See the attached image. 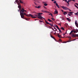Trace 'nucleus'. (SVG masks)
<instances>
[{
  "mask_svg": "<svg viewBox=\"0 0 78 78\" xmlns=\"http://www.w3.org/2000/svg\"><path fill=\"white\" fill-rule=\"evenodd\" d=\"M24 15H26V16H27L28 17H31L32 18H36V17H33V15H31V14H29L28 15H27L26 14V13H21L20 14V16H21V18L22 19H25L26 20H27L28 21H29V20L30 19H27L26 18H24Z\"/></svg>",
  "mask_w": 78,
  "mask_h": 78,
  "instance_id": "1",
  "label": "nucleus"
},
{
  "mask_svg": "<svg viewBox=\"0 0 78 78\" xmlns=\"http://www.w3.org/2000/svg\"><path fill=\"white\" fill-rule=\"evenodd\" d=\"M38 15H36L34 14L33 15H31L32 16H33V17H35L36 18H37V17H38V19H40L41 20L42 19V18H43L44 19H45L44 18H43V17H42L40 15L41 14H42V13H37Z\"/></svg>",
  "mask_w": 78,
  "mask_h": 78,
  "instance_id": "2",
  "label": "nucleus"
},
{
  "mask_svg": "<svg viewBox=\"0 0 78 78\" xmlns=\"http://www.w3.org/2000/svg\"><path fill=\"white\" fill-rule=\"evenodd\" d=\"M75 30H72L71 31V32L69 34H71L73 32H74V33H78V29H75Z\"/></svg>",
  "mask_w": 78,
  "mask_h": 78,
  "instance_id": "3",
  "label": "nucleus"
},
{
  "mask_svg": "<svg viewBox=\"0 0 78 78\" xmlns=\"http://www.w3.org/2000/svg\"><path fill=\"white\" fill-rule=\"evenodd\" d=\"M18 8H19L20 9H21V6H22V5H21V4H20V3L18 2Z\"/></svg>",
  "mask_w": 78,
  "mask_h": 78,
  "instance_id": "4",
  "label": "nucleus"
},
{
  "mask_svg": "<svg viewBox=\"0 0 78 78\" xmlns=\"http://www.w3.org/2000/svg\"><path fill=\"white\" fill-rule=\"evenodd\" d=\"M25 10L23 8H22V9H21L20 11V14H22V13H25V12H24Z\"/></svg>",
  "mask_w": 78,
  "mask_h": 78,
  "instance_id": "5",
  "label": "nucleus"
},
{
  "mask_svg": "<svg viewBox=\"0 0 78 78\" xmlns=\"http://www.w3.org/2000/svg\"><path fill=\"white\" fill-rule=\"evenodd\" d=\"M72 37H78V34H72Z\"/></svg>",
  "mask_w": 78,
  "mask_h": 78,
  "instance_id": "6",
  "label": "nucleus"
},
{
  "mask_svg": "<svg viewBox=\"0 0 78 78\" xmlns=\"http://www.w3.org/2000/svg\"><path fill=\"white\" fill-rule=\"evenodd\" d=\"M62 8L63 9H65V10H67V9H69V8L66 7H64V6H62Z\"/></svg>",
  "mask_w": 78,
  "mask_h": 78,
  "instance_id": "7",
  "label": "nucleus"
},
{
  "mask_svg": "<svg viewBox=\"0 0 78 78\" xmlns=\"http://www.w3.org/2000/svg\"><path fill=\"white\" fill-rule=\"evenodd\" d=\"M50 36L51 37V38H52L55 41H56V39H55V38L53 36V35H52L51 34H50Z\"/></svg>",
  "mask_w": 78,
  "mask_h": 78,
  "instance_id": "8",
  "label": "nucleus"
},
{
  "mask_svg": "<svg viewBox=\"0 0 78 78\" xmlns=\"http://www.w3.org/2000/svg\"><path fill=\"white\" fill-rule=\"evenodd\" d=\"M75 25H76V27H78V23H77V21H75Z\"/></svg>",
  "mask_w": 78,
  "mask_h": 78,
  "instance_id": "9",
  "label": "nucleus"
},
{
  "mask_svg": "<svg viewBox=\"0 0 78 78\" xmlns=\"http://www.w3.org/2000/svg\"><path fill=\"white\" fill-rule=\"evenodd\" d=\"M71 1H72V0H68V2H67V3L68 4V6H69V5H70L69 2H71Z\"/></svg>",
  "mask_w": 78,
  "mask_h": 78,
  "instance_id": "10",
  "label": "nucleus"
},
{
  "mask_svg": "<svg viewBox=\"0 0 78 78\" xmlns=\"http://www.w3.org/2000/svg\"><path fill=\"white\" fill-rule=\"evenodd\" d=\"M55 14H58V10L57 9H55Z\"/></svg>",
  "mask_w": 78,
  "mask_h": 78,
  "instance_id": "11",
  "label": "nucleus"
},
{
  "mask_svg": "<svg viewBox=\"0 0 78 78\" xmlns=\"http://www.w3.org/2000/svg\"><path fill=\"white\" fill-rule=\"evenodd\" d=\"M42 12H46V13H47L48 12H48L46 11H45V10H42Z\"/></svg>",
  "mask_w": 78,
  "mask_h": 78,
  "instance_id": "12",
  "label": "nucleus"
},
{
  "mask_svg": "<svg viewBox=\"0 0 78 78\" xmlns=\"http://www.w3.org/2000/svg\"><path fill=\"white\" fill-rule=\"evenodd\" d=\"M41 7V6L40 5L38 6V7L37 6H35V8H38V9L40 8Z\"/></svg>",
  "mask_w": 78,
  "mask_h": 78,
  "instance_id": "13",
  "label": "nucleus"
},
{
  "mask_svg": "<svg viewBox=\"0 0 78 78\" xmlns=\"http://www.w3.org/2000/svg\"><path fill=\"white\" fill-rule=\"evenodd\" d=\"M49 27V28H52V30H53V31H55V32H56V30H55L54 29H53V27Z\"/></svg>",
  "mask_w": 78,
  "mask_h": 78,
  "instance_id": "14",
  "label": "nucleus"
},
{
  "mask_svg": "<svg viewBox=\"0 0 78 78\" xmlns=\"http://www.w3.org/2000/svg\"><path fill=\"white\" fill-rule=\"evenodd\" d=\"M57 34L58 35V37H59V38H61V35H60L59 34Z\"/></svg>",
  "mask_w": 78,
  "mask_h": 78,
  "instance_id": "15",
  "label": "nucleus"
},
{
  "mask_svg": "<svg viewBox=\"0 0 78 78\" xmlns=\"http://www.w3.org/2000/svg\"><path fill=\"white\" fill-rule=\"evenodd\" d=\"M56 6H57V7H58V8H59V5H58V3H56Z\"/></svg>",
  "mask_w": 78,
  "mask_h": 78,
  "instance_id": "16",
  "label": "nucleus"
},
{
  "mask_svg": "<svg viewBox=\"0 0 78 78\" xmlns=\"http://www.w3.org/2000/svg\"><path fill=\"white\" fill-rule=\"evenodd\" d=\"M66 19L69 21V22H70V20L69 18H66Z\"/></svg>",
  "mask_w": 78,
  "mask_h": 78,
  "instance_id": "17",
  "label": "nucleus"
},
{
  "mask_svg": "<svg viewBox=\"0 0 78 78\" xmlns=\"http://www.w3.org/2000/svg\"><path fill=\"white\" fill-rule=\"evenodd\" d=\"M51 19H52V20H53V21H55V19H54V18L52 17L51 18Z\"/></svg>",
  "mask_w": 78,
  "mask_h": 78,
  "instance_id": "18",
  "label": "nucleus"
},
{
  "mask_svg": "<svg viewBox=\"0 0 78 78\" xmlns=\"http://www.w3.org/2000/svg\"><path fill=\"white\" fill-rule=\"evenodd\" d=\"M49 25L51 26V27H53V24L49 23Z\"/></svg>",
  "mask_w": 78,
  "mask_h": 78,
  "instance_id": "19",
  "label": "nucleus"
},
{
  "mask_svg": "<svg viewBox=\"0 0 78 78\" xmlns=\"http://www.w3.org/2000/svg\"><path fill=\"white\" fill-rule=\"evenodd\" d=\"M66 14H67V13L66 12H64V13H63V14H64V15H66Z\"/></svg>",
  "mask_w": 78,
  "mask_h": 78,
  "instance_id": "20",
  "label": "nucleus"
},
{
  "mask_svg": "<svg viewBox=\"0 0 78 78\" xmlns=\"http://www.w3.org/2000/svg\"><path fill=\"white\" fill-rule=\"evenodd\" d=\"M44 5L45 6H47L48 5L47 3H45L44 4Z\"/></svg>",
  "mask_w": 78,
  "mask_h": 78,
  "instance_id": "21",
  "label": "nucleus"
},
{
  "mask_svg": "<svg viewBox=\"0 0 78 78\" xmlns=\"http://www.w3.org/2000/svg\"><path fill=\"white\" fill-rule=\"evenodd\" d=\"M74 14L75 15H76V16H78V12H77V13H75Z\"/></svg>",
  "mask_w": 78,
  "mask_h": 78,
  "instance_id": "22",
  "label": "nucleus"
},
{
  "mask_svg": "<svg viewBox=\"0 0 78 78\" xmlns=\"http://www.w3.org/2000/svg\"><path fill=\"white\" fill-rule=\"evenodd\" d=\"M45 22L47 24H49V23L47 22V21H46V20H45Z\"/></svg>",
  "mask_w": 78,
  "mask_h": 78,
  "instance_id": "23",
  "label": "nucleus"
},
{
  "mask_svg": "<svg viewBox=\"0 0 78 78\" xmlns=\"http://www.w3.org/2000/svg\"><path fill=\"white\" fill-rule=\"evenodd\" d=\"M61 28L62 30H65L64 28V27H61Z\"/></svg>",
  "mask_w": 78,
  "mask_h": 78,
  "instance_id": "24",
  "label": "nucleus"
},
{
  "mask_svg": "<svg viewBox=\"0 0 78 78\" xmlns=\"http://www.w3.org/2000/svg\"><path fill=\"white\" fill-rule=\"evenodd\" d=\"M56 28H57V29H59V27H58V26L56 25Z\"/></svg>",
  "mask_w": 78,
  "mask_h": 78,
  "instance_id": "25",
  "label": "nucleus"
},
{
  "mask_svg": "<svg viewBox=\"0 0 78 78\" xmlns=\"http://www.w3.org/2000/svg\"><path fill=\"white\" fill-rule=\"evenodd\" d=\"M49 15H51V17H53V15L51 13H49Z\"/></svg>",
  "mask_w": 78,
  "mask_h": 78,
  "instance_id": "26",
  "label": "nucleus"
},
{
  "mask_svg": "<svg viewBox=\"0 0 78 78\" xmlns=\"http://www.w3.org/2000/svg\"><path fill=\"white\" fill-rule=\"evenodd\" d=\"M69 14H71V15H72V14H73L72 13H73V12H69Z\"/></svg>",
  "mask_w": 78,
  "mask_h": 78,
  "instance_id": "27",
  "label": "nucleus"
},
{
  "mask_svg": "<svg viewBox=\"0 0 78 78\" xmlns=\"http://www.w3.org/2000/svg\"><path fill=\"white\" fill-rule=\"evenodd\" d=\"M20 3H23V2H22V1H21L20 0Z\"/></svg>",
  "mask_w": 78,
  "mask_h": 78,
  "instance_id": "28",
  "label": "nucleus"
},
{
  "mask_svg": "<svg viewBox=\"0 0 78 78\" xmlns=\"http://www.w3.org/2000/svg\"><path fill=\"white\" fill-rule=\"evenodd\" d=\"M49 22H53V21H52V20L49 19Z\"/></svg>",
  "mask_w": 78,
  "mask_h": 78,
  "instance_id": "29",
  "label": "nucleus"
},
{
  "mask_svg": "<svg viewBox=\"0 0 78 78\" xmlns=\"http://www.w3.org/2000/svg\"><path fill=\"white\" fill-rule=\"evenodd\" d=\"M58 30H59V32H60V33H61L62 31H61V30L60 29H58Z\"/></svg>",
  "mask_w": 78,
  "mask_h": 78,
  "instance_id": "30",
  "label": "nucleus"
},
{
  "mask_svg": "<svg viewBox=\"0 0 78 78\" xmlns=\"http://www.w3.org/2000/svg\"><path fill=\"white\" fill-rule=\"evenodd\" d=\"M54 3H56V1H55V0H54Z\"/></svg>",
  "mask_w": 78,
  "mask_h": 78,
  "instance_id": "31",
  "label": "nucleus"
},
{
  "mask_svg": "<svg viewBox=\"0 0 78 78\" xmlns=\"http://www.w3.org/2000/svg\"><path fill=\"white\" fill-rule=\"evenodd\" d=\"M59 41H60V42H62V40H61V39H59Z\"/></svg>",
  "mask_w": 78,
  "mask_h": 78,
  "instance_id": "32",
  "label": "nucleus"
},
{
  "mask_svg": "<svg viewBox=\"0 0 78 78\" xmlns=\"http://www.w3.org/2000/svg\"><path fill=\"white\" fill-rule=\"evenodd\" d=\"M21 10V9H19V10H18V11H19V12Z\"/></svg>",
  "mask_w": 78,
  "mask_h": 78,
  "instance_id": "33",
  "label": "nucleus"
},
{
  "mask_svg": "<svg viewBox=\"0 0 78 78\" xmlns=\"http://www.w3.org/2000/svg\"><path fill=\"white\" fill-rule=\"evenodd\" d=\"M68 16H71V15H70V14H68Z\"/></svg>",
  "mask_w": 78,
  "mask_h": 78,
  "instance_id": "34",
  "label": "nucleus"
},
{
  "mask_svg": "<svg viewBox=\"0 0 78 78\" xmlns=\"http://www.w3.org/2000/svg\"><path fill=\"white\" fill-rule=\"evenodd\" d=\"M16 3L17 2H19V1L18 0H16Z\"/></svg>",
  "mask_w": 78,
  "mask_h": 78,
  "instance_id": "35",
  "label": "nucleus"
},
{
  "mask_svg": "<svg viewBox=\"0 0 78 78\" xmlns=\"http://www.w3.org/2000/svg\"><path fill=\"white\" fill-rule=\"evenodd\" d=\"M72 1H73V2H75V0H71Z\"/></svg>",
  "mask_w": 78,
  "mask_h": 78,
  "instance_id": "36",
  "label": "nucleus"
},
{
  "mask_svg": "<svg viewBox=\"0 0 78 78\" xmlns=\"http://www.w3.org/2000/svg\"><path fill=\"white\" fill-rule=\"evenodd\" d=\"M68 9L69 10V11H72V10H70L69 9Z\"/></svg>",
  "mask_w": 78,
  "mask_h": 78,
  "instance_id": "37",
  "label": "nucleus"
},
{
  "mask_svg": "<svg viewBox=\"0 0 78 78\" xmlns=\"http://www.w3.org/2000/svg\"><path fill=\"white\" fill-rule=\"evenodd\" d=\"M69 37V38H70V39H71V37Z\"/></svg>",
  "mask_w": 78,
  "mask_h": 78,
  "instance_id": "38",
  "label": "nucleus"
},
{
  "mask_svg": "<svg viewBox=\"0 0 78 78\" xmlns=\"http://www.w3.org/2000/svg\"><path fill=\"white\" fill-rule=\"evenodd\" d=\"M39 22H42V21H41V20H39Z\"/></svg>",
  "mask_w": 78,
  "mask_h": 78,
  "instance_id": "39",
  "label": "nucleus"
},
{
  "mask_svg": "<svg viewBox=\"0 0 78 78\" xmlns=\"http://www.w3.org/2000/svg\"><path fill=\"white\" fill-rule=\"evenodd\" d=\"M65 1L66 2H67V0H65Z\"/></svg>",
  "mask_w": 78,
  "mask_h": 78,
  "instance_id": "40",
  "label": "nucleus"
},
{
  "mask_svg": "<svg viewBox=\"0 0 78 78\" xmlns=\"http://www.w3.org/2000/svg\"><path fill=\"white\" fill-rule=\"evenodd\" d=\"M54 29H55V30H57V29H56V28L55 27H54Z\"/></svg>",
  "mask_w": 78,
  "mask_h": 78,
  "instance_id": "41",
  "label": "nucleus"
},
{
  "mask_svg": "<svg viewBox=\"0 0 78 78\" xmlns=\"http://www.w3.org/2000/svg\"><path fill=\"white\" fill-rule=\"evenodd\" d=\"M58 25H61V23H58Z\"/></svg>",
  "mask_w": 78,
  "mask_h": 78,
  "instance_id": "42",
  "label": "nucleus"
},
{
  "mask_svg": "<svg viewBox=\"0 0 78 78\" xmlns=\"http://www.w3.org/2000/svg\"><path fill=\"white\" fill-rule=\"evenodd\" d=\"M43 7H44V8L46 9V7H45V6H44Z\"/></svg>",
  "mask_w": 78,
  "mask_h": 78,
  "instance_id": "43",
  "label": "nucleus"
},
{
  "mask_svg": "<svg viewBox=\"0 0 78 78\" xmlns=\"http://www.w3.org/2000/svg\"><path fill=\"white\" fill-rule=\"evenodd\" d=\"M46 3L45 2H43V3Z\"/></svg>",
  "mask_w": 78,
  "mask_h": 78,
  "instance_id": "44",
  "label": "nucleus"
},
{
  "mask_svg": "<svg viewBox=\"0 0 78 78\" xmlns=\"http://www.w3.org/2000/svg\"><path fill=\"white\" fill-rule=\"evenodd\" d=\"M61 11L62 12H64V11L62 10H61Z\"/></svg>",
  "mask_w": 78,
  "mask_h": 78,
  "instance_id": "45",
  "label": "nucleus"
},
{
  "mask_svg": "<svg viewBox=\"0 0 78 78\" xmlns=\"http://www.w3.org/2000/svg\"><path fill=\"white\" fill-rule=\"evenodd\" d=\"M65 34H67V31H66V33H65Z\"/></svg>",
  "mask_w": 78,
  "mask_h": 78,
  "instance_id": "46",
  "label": "nucleus"
},
{
  "mask_svg": "<svg viewBox=\"0 0 78 78\" xmlns=\"http://www.w3.org/2000/svg\"><path fill=\"white\" fill-rule=\"evenodd\" d=\"M76 5H78V4L77 3H76Z\"/></svg>",
  "mask_w": 78,
  "mask_h": 78,
  "instance_id": "47",
  "label": "nucleus"
},
{
  "mask_svg": "<svg viewBox=\"0 0 78 78\" xmlns=\"http://www.w3.org/2000/svg\"><path fill=\"white\" fill-rule=\"evenodd\" d=\"M51 1H52V2H53L54 1V0H51Z\"/></svg>",
  "mask_w": 78,
  "mask_h": 78,
  "instance_id": "48",
  "label": "nucleus"
},
{
  "mask_svg": "<svg viewBox=\"0 0 78 78\" xmlns=\"http://www.w3.org/2000/svg\"><path fill=\"white\" fill-rule=\"evenodd\" d=\"M65 34H63V36H65Z\"/></svg>",
  "mask_w": 78,
  "mask_h": 78,
  "instance_id": "49",
  "label": "nucleus"
},
{
  "mask_svg": "<svg viewBox=\"0 0 78 78\" xmlns=\"http://www.w3.org/2000/svg\"><path fill=\"white\" fill-rule=\"evenodd\" d=\"M56 34V32H55V33L54 34Z\"/></svg>",
  "mask_w": 78,
  "mask_h": 78,
  "instance_id": "50",
  "label": "nucleus"
},
{
  "mask_svg": "<svg viewBox=\"0 0 78 78\" xmlns=\"http://www.w3.org/2000/svg\"><path fill=\"white\" fill-rule=\"evenodd\" d=\"M24 11H25V12H27V10H24Z\"/></svg>",
  "mask_w": 78,
  "mask_h": 78,
  "instance_id": "51",
  "label": "nucleus"
},
{
  "mask_svg": "<svg viewBox=\"0 0 78 78\" xmlns=\"http://www.w3.org/2000/svg\"><path fill=\"white\" fill-rule=\"evenodd\" d=\"M48 21H49V19H48Z\"/></svg>",
  "mask_w": 78,
  "mask_h": 78,
  "instance_id": "52",
  "label": "nucleus"
},
{
  "mask_svg": "<svg viewBox=\"0 0 78 78\" xmlns=\"http://www.w3.org/2000/svg\"><path fill=\"white\" fill-rule=\"evenodd\" d=\"M71 42V41H68V42Z\"/></svg>",
  "mask_w": 78,
  "mask_h": 78,
  "instance_id": "53",
  "label": "nucleus"
},
{
  "mask_svg": "<svg viewBox=\"0 0 78 78\" xmlns=\"http://www.w3.org/2000/svg\"><path fill=\"white\" fill-rule=\"evenodd\" d=\"M15 4H16V2H15Z\"/></svg>",
  "mask_w": 78,
  "mask_h": 78,
  "instance_id": "54",
  "label": "nucleus"
},
{
  "mask_svg": "<svg viewBox=\"0 0 78 78\" xmlns=\"http://www.w3.org/2000/svg\"><path fill=\"white\" fill-rule=\"evenodd\" d=\"M63 1H65V0H63Z\"/></svg>",
  "mask_w": 78,
  "mask_h": 78,
  "instance_id": "55",
  "label": "nucleus"
},
{
  "mask_svg": "<svg viewBox=\"0 0 78 78\" xmlns=\"http://www.w3.org/2000/svg\"><path fill=\"white\" fill-rule=\"evenodd\" d=\"M47 27V28H48V27Z\"/></svg>",
  "mask_w": 78,
  "mask_h": 78,
  "instance_id": "56",
  "label": "nucleus"
},
{
  "mask_svg": "<svg viewBox=\"0 0 78 78\" xmlns=\"http://www.w3.org/2000/svg\"><path fill=\"white\" fill-rule=\"evenodd\" d=\"M75 40H76V39H75Z\"/></svg>",
  "mask_w": 78,
  "mask_h": 78,
  "instance_id": "57",
  "label": "nucleus"
},
{
  "mask_svg": "<svg viewBox=\"0 0 78 78\" xmlns=\"http://www.w3.org/2000/svg\"><path fill=\"white\" fill-rule=\"evenodd\" d=\"M56 31H57V30H56Z\"/></svg>",
  "mask_w": 78,
  "mask_h": 78,
  "instance_id": "58",
  "label": "nucleus"
}]
</instances>
